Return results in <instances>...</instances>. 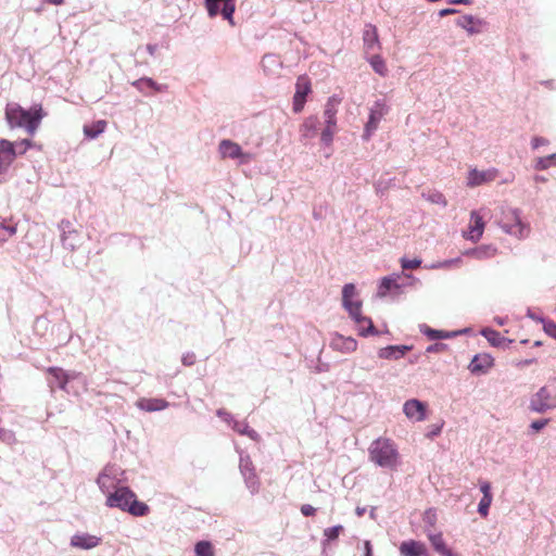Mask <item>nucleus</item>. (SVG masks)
Returning a JSON list of instances; mask_svg holds the SVG:
<instances>
[{
  "label": "nucleus",
  "mask_w": 556,
  "mask_h": 556,
  "mask_svg": "<svg viewBox=\"0 0 556 556\" xmlns=\"http://www.w3.org/2000/svg\"><path fill=\"white\" fill-rule=\"evenodd\" d=\"M4 113L10 128H25L30 136L35 135L47 115L41 104H34L29 110H25L17 103H9Z\"/></svg>",
  "instance_id": "nucleus-1"
},
{
  "label": "nucleus",
  "mask_w": 556,
  "mask_h": 556,
  "mask_svg": "<svg viewBox=\"0 0 556 556\" xmlns=\"http://www.w3.org/2000/svg\"><path fill=\"white\" fill-rule=\"evenodd\" d=\"M108 507L119 508L132 516L142 517L149 514V506L137 500L136 494L127 486L116 488L106 497Z\"/></svg>",
  "instance_id": "nucleus-2"
},
{
  "label": "nucleus",
  "mask_w": 556,
  "mask_h": 556,
  "mask_svg": "<svg viewBox=\"0 0 556 556\" xmlns=\"http://www.w3.org/2000/svg\"><path fill=\"white\" fill-rule=\"evenodd\" d=\"M369 459L377 466L396 469L400 464V453L394 441L389 438H378L368 448Z\"/></svg>",
  "instance_id": "nucleus-3"
},
{
  "label": "nucleus",
  "mask_w": 556,
  "mask_h": 556,
  "mask_svg": "<svg viewBox=\"0 0 556 556\" xmlns=\"http://www.w3.org/2000/svg\"><path fill=\"white\" fill-rule=\"evenodd\" d=\"M500 225L505 232L519 239L526 238L530 233L529 225L521 222L520 214L517 210L504 211Z\"/></svg>",
  "instance_id": "nucleus-4"
},
{
  "label": "nucleus",
  "mask_w": 556,
  "mask_h": 556,
  "mask_svg": "<svg viewBox=\"0 0 556 556\" xmlns=\"http://www.w3.org/2000/svg\"><path fill=\"white\" fill-rule=\"evenodd\" d=\"M556 407V383L545 386L539 390L530 403V409L544 413Z\"/></svg>",
  "instance_id": "nucleus-5"
},
{
  "label": "nucleus",
  "mask_w": 556,
  "mask_h": 556,
  "mask_svg": "<svg viewBox=\"0 0 556 556\" xmlns=\"http://www.w3.org/2000/svg\"><path fill=\"white\" fill-rule=\"evenodd\" d=\"M485 223L479 211H471L467 229L463 232V237L473 243H477L484 232Z\"/></svg>",
  "instance_id": "nucleus-6"
},
{
  "label": "nucleus",
  "mask_w": 556,
  "mask_h": 556,
  "mask_svg": "<svg viewBox=\"0 0 556 556\" xmlns=\"http://www.w3.org/2000/svg\"><path fill=\"white\" fill-rule=\"evenodd\" d=\"M389 112V108L384 101H376L370 108L369 118L365 125V138L369 139L371 134L378 128L380 121Z\"/></svg>",
  "instance_id": "nucleus-7"
},
{
  "label": "nucleus",
  "mask_w": 556,
  "mask_h": 556,
  "mask_svg": "<svg viewBox=\"0 0 556 556\" xmlns=\"http://www.w3.org/2000/svg\"><path fill=\"white\" fill-rule=\"evenodd\" d=\"M311 80L307 76H299L295 84V93L293 96V111L300 113L305 104L306 97L311 92Z\"/></svg>",
  "instance_id": "nucleus-8"
},
{
  "label": "nucleus",
  "mask_w": 556,
  "mask_h": 556,
  "mask_svg": "<svg viewBox=\"0 0 556 556\" xmlns=\"http://www.w3.org/2000/svg\"><path fill=\"white\" fill-rule=\"evenodd\" d=\"M218 148L223 159H240L241 163H248L251 160V154L244 153L241 147L231 140H222Z\"/></svg>",
  "instance_id": "nucleus-9"
},
{
  "label": "nucleus",
  "mask_w": 556,
  "mask_h": 556,
  "mask_svg": "<svg viewBox=\"0 0 556 556\" xmlns=\"http://www.w3.org/2000/svg\"><path fill=\"white\" fill-rule=\"evenodd\" d=\"M498 170L496 168H490L486 170H478L476 168L468 173L467 186L470 188L491 182L496 179Z\"/></svg>",
  "instance_id": "nucleus-10"
},
{
  "label": "nucleus",
  "mask_w": 556,
  "mask_h": 556,
  "mask_svg": "<svg viewBox=\"0 0 556 556\" xmlns=\"http://www.w3.org/2000/svg\"><path fill=\"white\" fill-rule=\"evenodd\" d=\"M403 410L407 418L415 421H422L426 419L427 405L413 399L405 402Z\"/></svg>",
  "instance_id": "nucleus-11"
},
{
  "label": "nucleus",
  "mask_w": 556,
  "mask_h": 556,
  "mask_svg": "<svg viewBox=\"0 0 556 556\" xmlns=\"http://www.w3.org/2000/svg\"><path fill=\"white\" fill-rule=\"evenodd\" d=\"M493 366L494 358L488 353H480L472 358L469 369L472 374L481 375L486 374Z\"/></svg>",
  "instance_id": "nucleus-12"
},
{
  "label": "nucleus",
  "mask_w": 556,
  "mask_h": 556,
  "mask_svg": "<svg viewBox=\"0 0 556 556\" xmlns=\"http://www.w3.org/2000/svg\"><path fill=\"white\" fill-rule=\"evenodd\" d=\"M169 403L160 397H140L136 401V406L143 412H157L167 408Z\"/></svg>",
  "instance_id": "nucleus-13"
},
{
  "label": "nucleus",
  "mask_w": 556,
  "mask_h": 556,
  "mask_svg": "<svg viewBox=\"0 0 556 556\" xmlns=\"http://www.w3.org/2000/svg\"><path fill=\"white\" fill-rule=\"evenodd\" d=\"M400 275H392L383 277L378 287L377 295L379 298H386L389 293H400L401 285L397 282Z\"/></svg>",
  "instance_id": "nucleus-14"
},
{
  "label": "nucleus",
  "mask_w": 556,
  "mask_h": 556,
  "mask_svg": "<svg viewBox=\"0 0 556 556\" xmlns=\"http://www.w3.org/2000/svg\"><path fill=\"white\" fill-rule=\"evenodd\" d=\"M101 539L88 533H76L71 539V545L81 549H90L98 546Z\"/></svg>",
  "instance_id": "nucleus-15"
},
{
  "label": "nucleus",
  "mask_w": 556,
  "mask_h": 556,
  "mask_svg": "<svg viewBox=\"0 0 556 556\" xmlns=\"http://www.w3.org/2000/svg\"><path fill=\"white\" fill-rule=\"evenodd\" d=\"M363 40L366 52L379 50L381 48L377 27L372 24H367L365 26Z\"/></svg>",
  "instance_id": "nucleus-16"
},
{
  "label": "nucleus",
  "mask_w": 556,
  "mask_h": 556,
  "mask_svg": "<svg viewBox=\"0 0 556 556\" xmlns=\"http://www.w3.org/2000/svg\"><path fill=\"white\" fill-rule=\"evenodd\" d=\"M456 24L465 29L469 35H475L481 33L485 23L472 15H463L457 20Z\"/></svg>",
  "instance_id": "nucleus-17"
},
{
  "label": "nucleus",
  "mask_w": 556,
  "mask_h": 556,
  "mask_svg": "<svg viewBox=\"0 0 556 556\" xmlns=\"http://www.w3.org/2000/svg\"><path fill=\"white\" fill-rule=\"evenodd\" d=\"M400 553L402 556H424L427 553V548L419 541L408 540L401 543Z\"/></svg>",
  "instance_id": "nucleus-18"
},
{
  "label": "nucleus",
  "mask_w": 556,
  "mask_h": 556,
  "mask_svg": "<svg viewBox=\"0 0 556 556\" xmlns=\"http://www.w3.org/2000/svg\"><path fill=\"white\" fill-rule=\"evenodd\" d=\"M410 350L412 346L408 345H389L387 348L380 349L378 355L380 358L399 359Z\"/></svg>",
  "instance_id": "nucleus-19"
},
{
  "label": "nucleus",
  "mask_w": 556,
  "mask_h": 556,
  "mask_svg": "<svg viewBox=\"0 0 556 556\" xmlns=\"http://www.w3.org/2000/svg\"><path fill=\"white\" fill-rule=\"evenodd\" d=\"M428 539L437 553L441 556H458L451 548H448L445 544L442 533H430L428 534Z\"/></svg>",
  "instance_id": "nucleus-20"
},
{
  "label": "nucleus",
  "mask_w": 556,
  "mask_h": 556,
  "mask_svg": "<svg viewBox=\"0 0 556 556\" xmlns=\"http://www.w3.org/2000/svg\"><path fill=\"white\" fill-rule=\"evenodd\" d=\"M354 321L358 326V334L366 337L369 334H377L378 331L374 327V324L369 317L363 316L362 312L358 313V315L352 317Z\"/></svg>",
  "instance_id": "nucleus-21"
},
{
  "label": "nucleus",
  "mask_w": 556,
  "mask_h": 556,
  "mask_svg": "<svg viewBox=\"0 0 556 556\" xmlns=\"http://www.w3.org/2000/svg\"><path fill=\"white\" fill-rule=\"evenodd\" d=\"M17 231V224L11 218H0V245L10 240Z\"/></svg>",
  "instance_id": "nucleus-22"
},
{
  "label": "nucleus",
  "mask_w": 556,
  "mask_h": 556,
  "mask_svg": "<svg viewBox=\"0 0 556 556\" xmlns=\"http://www.w3.org/2000/svg\"><path fill=\"white\" fill-rule=\"evenodd\" d=\"M332 345L341 352L350 353L357 349V341L351 337L337 336Z\"/></svg>",
  "instance_id": "nucleus-23"
},
{
  "label": "nucleus",
  "mask_w": 556,
  "mask_h": 556,
  "mask_svg": "<svg viewBox=\"0 0 556 556\" xmlns=\"http://www.w3.org/2000/svg\"><path fill=\"white\" fill-rule=\"evenodd\" d=\"M339 103H340V99L337 97H331L328 99L326 108H325V112H324L326 124L337 125L336 115L338 112L337 105Z\"/></svg>",
  "instance_id": "nucleus-24"
},
{
  "label": "nucleus",
  "mask_w": 556,
  "mask_h": 556,
  "mask_svg": "<svg viewBox=\"0 0 556 556\" xmlns=\"http://www.w3.org/2000/svg\"><path fill=\"white\" fill-rule=\"evenodd\" d=\"M47 372L53 378L51 382L52 384H55L61 389H65L68 383V376L62 368L50 367L47 369Z\"/></svg>",
  "instance_id": "nucleus-25"
},
{
  "label": "nucleus",
  "mask_w": 556,
  "mask_h": 556,
  "mask_svg": "<svg viewBox=\"0 0 556 556\" xmlns=\"http://www.w3.org/2000/svg\"><path fill=\"white\" fill-rule=\"evenodd\" d=\"M106 126L108 123L104 119H100L90 125H85L83 130L87 138L94 139L105 130Z\"/></svg>",
  "instance_id": "nucleus-26"
},
{
  "label": "nucleus",
  "mask_w": 556,
  "mask_h": 556,
  "mask_svg": "<svg viewBox=\"0 0 556 556\" xmlns=\"http://www.w3.org/2000/svg\"><path fill=\"white\" fill-rule=\"evenodd\" d=\"M318 118L316 116H308L304 119L300 127V132L304 138H312L316 135Z\"/></svg>",
  "instance_id": "nucleus-27"
},
{
  "label": "nucleus",
  "mask_w": 556,
  "mask_h": 556,
  "mask_svg": "<svg viewBox=\"0 0 556 556\" xmlns=\"http://www.w3.org/2000/svg\"><path fill=\"white\" fill-rule=\"evenodd\" d=\"M496 248L492 245H481L479 248L466 252L467 255H470L477 260L493 257L496 255Z\"/></svg>",
  "instance_id": "nucleus-28"
},
{
  "label": "nucleus",
  "mask_w": 556,
  "mask_h": 556,
  "mask_svg": "<svg viewBox=\"0 0 556 556\" xmlns=\"http://www.w3.org/2000/svg\"><path fill=\"white\" fill-rule=\"evenodd\" d=\"M132 86H135L140 91H143L146 87L153 89L155 92H162V91L166 90L165 85L161 86V85L156 84L151 78H140V79L134 81Z\"/></svg>",
  "instance_id": "nucleus-29"
},
{
  "label": "nucleus",
  "mask_w": 556,
  "mask_h": 556,
  "mask_svg": "<svg viewBox=\"0 0 556 556\" xmlns=\"http://www.w3.org/2000/svg\"><path fill=\"white\" fill-rule=\"evenodd\" d=\"M372 70L379 74L380 76H386L388 73V67L384 60L379 54L371 55L368 60Z\"/></svg>",
  "instance_id": "nucleus-30"
},
{
  "label": "nucleus",
  "mask_w": 556,
  "mask_h": 556,
  "mask_svg": "<svg viewBox=\"0 0 556 556\" xmlns=\"http://www.w3.org/2000/svg\"><path fill=\"white\" fill-rule=\"evenodd\" d=\"M97 483L101 491L103 493H106L108 495L112 493V489H116L114 484V479L106 473H101L97 479Z\"/></svg>",
  "instance_id": "nucleus-31"
},
{
  "label": "nucleus",
  "mask_w": 556,
  "mask_h": 556,
  "mask_svg": "<svg viewBox=\"0 0 556 556\" xmlns=\"http://www.w3.org/2000/svg\"><path fill=\"white\" fill-rule=\"evenodd\" d=\"M223 8L220 10V14L224 18H226L230 25H235V22L232 20V15L236 10L235 1L233 0H223Z\"/></svg>",
  "instance_id": "nucleus-32"
},
{
  "label": "nucleus",
  "mask_w": 556,
  "mask_h": 556,
  "mask_svg": "<svg viewBox=\"0 0 556 556\" xmlns=\"http://www.w3.org/2000/svg\"><path fill=\"white\" fill-rule=\"evenodd\" d=\"M556 165V153L535 160L534 168L536 170H544L548 167Z\"/></svg>",
  "instance_id": "nucleus-33"
},
{
  "label": "nucleus",
  "mask_w": 556,
  "mask_h": 556,
  "mask_svg": "<svg viewBox=\"0 0 556 556\" xmlns=\"http://www.w3.org/2000/svg\"><path fill=\"white\" fill-rule=\"evenodd\" d=\"M195 556H214L213 546L208 541H200L194 547Z\"/></svg>",
  "instance_id": "nucleus-34"
},
{
  "label": "nucleus",
  "mask_w": 556,
  "mask_h": 556,
  "mask_svg": "<svg viewBox=\"0 0 556 556\" xmlns=\"http://www.w3.org/2000/svg\"><path fill=\"white\" fill-rule=\"evenodd\" d=\"M342 301H343V306L346 308V311L349 312L351 317L358 315V313L361 312V308H362L361 301H355L354 299H351V300L342 299Z\"/></svg>",
  "instance_id": "nucleus-35"
},
{
  "label": "nucleus",
  "mask_w": 556,
  "mask_h": 556,
  "mask_svg": "<svg viewBox=\"0 0 556 556\" xmlns=\"http://www.w3.org/2000/svg\"><path fill=\"white\" fill-rule=\"evenodd\" d=\"M482 333L486 338V340L494 346H500L505 340L496 330L486 329Z\"/></svg>",
  "instance_id": "nucleus-36"
},
{
  "label": "nucleus",
  "mask_w": 556,
  "mask_h": 556,
  "mask_svg": "<svg viewBox=\"0 0 556 556\" xmlns=\"http://www.w3.org/2000/svg\"><path fill=\"white\" fill-rule=\"evenodd\" d=\"M343 527L341 525L327 528L324 530V535L328 542L334 541L339 538V535L343 532Z\"/></svg>",
  "instance_id": "nucleus-37"
},
{
  "label": "nucleus",
  "mask_w": 556,
  "mask_h": 556,
  "mask_svg": "<svg viewBox=\"0 0 556 556\" xmlns=\"http://www.w3.org/2000/svg\"><path fill=\"white\" fill-rule=\"evenodd\" d=\"M427 200L433 204H438V205H442V206L447 205L446 198L444 197L443 193H441L439 191L429 192L427 195Z\"/></svg>",
  "instance_id": "nucleus-38"
},
{
  "label": "nucleus",
  "mask_w": 556,
  "mask_h": 556,
  "mask_svg": "<svg viewBox=\"0 0 556 556\" xmlns=\"http://www.w3.org/2000/svg\"><path fill=\"white\" fill-rule=\"evenodd\" d=\"M336 132V125L326 124L325 129L321 131V141L330 144Z\"/></svg>",
  "instance_id": "nucleus-39"
},
{
  "label": "nucleus",
  "mask_w": 556,
  "mask_h": 556,
  "mask_svg": "<svg viewBox=\"0 0 556 556\" xmlns=\"http://www.w3.org/2000/svg\"><path fill=\"white\" fill-rule=\"evenodd\" d=\"M493 497H482L478 505V513L481 517L485 518L489 515V509L492 504Z\"/></svg>",
  "instance_id": "nucleus-40"
},
{
  "label": "nucleus",
  "mask_w": 556,
  "mask_h": 556,
  "mask_svg": "<svg viewBox=\"0 0 556 556\" xmlns=\"http://www.w3.org/2000/svg\"><path fill=\"white\" fill-rule=\"evenodd\" d=\"M431 340H435V339H445V338H448L450 334L443 330H435V329H431V328H427L425 331H424Z\"/></svg>",
  "instance_id": "nucleus-41"
},
{
  "label": "nucleus",
  "mask_w": 556,
  "mask_h": 556,
  "mask_svg": "<svg viewBox=\"0 0 556 556\" xmlns=\"http://www.w3.org/2000/svg\"><path fill=\"white\" fill-rule=\"evenodd\" d=\"M220 1L205 2L207 13L211 17H215L220 13Z\"/></svg>",
  "instance_id": "nucleus-42"
},
{
  "label": "nucleus",
  "mask_w": 556,
  "mask_h": 556,
  "mask_svg": "<svg viewBox=\"0 0 556 556\" xmlns=\"http://www.w3.org/2000/svg\"><path fill=\"white\" fill-rule=\"evenodd\" d=\"M401 265H402L403 269H416L421 265V260H419V258H414V260L402 258Z\"/></svg>",
  "instance_id": "nucleus-43"
},
{
  "label": "nucleus",
  "mask_w": 556,
  "mask_h": 556,
  "mask_svg": "<svg viewBox=\"0 0 556 556\" xmlns=\"http://www.w3.org/2000/svg\"><path fill=\"white\" fill-rule=\"evenodd\" d=\"M17 154H24L29 148H31L33 142L29 139H23L21 141L14 142Z\"/></svg>",
  "instance_id": "nucleus-44"
},
{
  "label": "nucleus",
  "mask_w": 556,
  "mask_h": 556,
  "mask_svg": "<svg viewBox=\"0 0 556 556\" xmlns=\"http://www.w3.org/2000/svg\"><path fill=\"white\" fill-rule=\"evenodd\" d=\"M356 295V288L353 283H348L343 287L342 299H354Z\"/></svg>",
  "instance_id": "nucleus-45"
},
{
  "label": "nucleus",
  "mask_w": 556,
  "mask_h": 556,
  "mask_svg": "<svg viewBox=\"0 0 556 556\" xmlns=\"http://www.w3.org/2000/svg\"><path fill=\"white\" fill-rule=\"evenodd\" d=\"M235 430L238 431L239 433L241 434H248L249 437L253 438V434H255V431L250 429L248 425H243V424H236L235 425Z\"/></svg>",
  "instance_id": "nucleus-46"
},
{
  "label": "nucleus",
  "mask_w": 556,
  "mask_h": 556,
  "mask_svg": "<svg viewBox=\"0 0 556 556\" xmlns=\"http://www.w3.org/2000/svg\"><path fill=\"white\" fill-rule=\"evenodd\" d=\"M424 520L428 522L430 526H434L437 522V513L433 508H429L426 510Z\"/></svg>",
  "instance_id": "nucleus-47"
},
{
  "label": "nucleus",
  "mask_w": 556,
  "mask_h": 556,
  "mask_svg": "<svg viewBox=\"0 0 556 556\" xmlns=\"http://www.w3.org/2000/svg\"><path fill=\"white\" fill-rule=\"evenodd\" d=\"M447 350V345L443 343H434L427 348L428 353H440Z\"/></svg>",
  "instance_id": "nucleus-48"
},
{
  "label": "nucleus",
  "mask_w": 556,
  "mask_h": 556,
  "mask_svg": "<svg viewBox=\"0 0 556 556\" xmlns=\"http://www.w3.org/2000/svg\"><path fill=\"white\" fill-rule=\"evenodd\" d=\"M544 331L552 338L556 339V324L553 321H547L544 324Z\"/></svg>",
  "instance_id": "nucleus-49"
},
{
  "label": "nucleus",
  "mask_w": 556,
  "mask_h": 556,
  "mask_svg": "<svg viewBox=\"0 0 556 556\" xmlns=\"http://www.w3.org/2000/svg\"><path fill=\"white\" fill-rule=\"evenodd\" d=\"M480 490L483 493L482 497H493L491 493V484L488 481H483L480 483Z\"/></svg>",
  "instance_id": "nucleus-50"
},
{
  "label": "nucleus",
  "mask_w": 556,
  "mask_h": 556,
  "mask_svg": "<svg viewBox=\"0 0 556 556\" xmlns=\"http://www.w3.org/2000/svg\"><path fill=\"white\" fill-rule=\"evenodd\" d=\"M301 513L306 517L314 516L316 514V508L309 504H304L301 506Z\"/></svg>",
  "instance_id": "nucleus-51"
},
{
  "label": "nucleus",
  "mask_w": 556,
  "mask_h": 556,
  "mask_svg": "<svg viewBox=\"0 0 556 556\" xmlns=\"http://www.w3.org/2000/svg\"><path fill=\"white\" fill-rule=\"evenodd\" d=\"M548 424V419H540V420H534L532 424H531V428L534 430V431H540L541 429H543L546 425Z\"/></svg>",
  "instance_id": "nucleus-52"
},
{
  "label": "nucleus",
  "mask_w": 556,
  "mask_h": 556,
  "mask_svg": "<svg viewBox=\"0 0 556 556\" xmlns=\"http://www.w3.org/2000/svg\"><path fill=\"white\" fill-rule=\"evenodd\" d=\"M547 143H548V140H547V139H545V138H543V137H535V138H533V140H532V147H533L534 149H538L539 147H541V146H545V144H547Z\"/></svg>",
  "instance_id": "nucleus-53"
},
{
  "label": "nucleus",
  "mask_w": 556,
  "mask_h": 556,
  "mask_svg": "<svg viewBox=\"0 0 556 556\" xmlns=\"http://www.w3.org/2000/svg\"><path fill=\"white\" fill-rule=\"evenodd\" d=\"M533 363H535V359L534 358H529V359H523V361L518 362L517 366L522 368V367L530 366Z\"/></svg>",
  "instance_id": "nucleus-54"
},
{
  "label": "nucleus",
  "mask_w": 556,
  "mask_h": 556,
  "mask_svg": "<svg viewBox=\"0 0 556 556\" xmlns=\"http://www.w3.org/2000/svg\"><path fill=\"white\" fill-rule=\"evenodd\" d=\"M365 556H372V548L369 541L364 542Z\"/></svg>",
  "instance_id": "nucleus-55"
},
{
  "label": "nucleus",
  "mask_w": 556,
  "mask_h": 556,
  "mask_svg": "<svg viewBox=\"0 0 556 556\" xmlns=\"http://www.w3.org/2000/svg\"><path fill=\"white\" fill-rule=\"evenodd\" d=\"M454 13H456V10H454V9H443L439 12V15L446 16V15L454 14Z\"/></svg>",
  "instance_id": "nucleus-56"
},
{
  "label": "nucleus",
  "mask_w": 556,
  "mask_h": 556,
  "mask_svg": "<svg viewBox=\"0 0 556 556\" xmlns=\"http://www.w3.org/2000/svg\"><path fill=\"white\" fill-rule=\"evenodd\" d=\"M450 3H454V4H459V3H463V4H469L471 1L470 0H447Z\"/></svg>",
  "instance_id": "nucleus-57"
},
{
  "label": "nucleus",
  "mask_w": 556,
  "mask_h": 556,
  "mask_svg": "<svg viewBox=\"0 0 556 556\" xmlns=\"http://www.w3.org/2000/svg\"><path fill=\"white\" fill-rule=\"evenodd\" d=\"M46 2L54 5H61L64 3V0H45Z\"/></svg>",
  "instance_id": "nucleus-58"
},
{
  "label": "nucleus",
  "mask_w": 556,
  "mask_h": 556,
  "mask_svg": "<svg viewBox=\"0 0 556 556\" xmlns=\"http://www.w3.org/2000/svg\"><path fill=\"white\" fill-rule=\"evenodd\" d=\"M148 50L152 54L154 52V47L153 46H148Z\"/></svg>",
  "instance_id": "nucleus-59"
},
{
  "label": "nucleus",
  "mask_w": 556,
  "mask_h": 556,
  "mask_svg": "<svg viewBox=\"0 0 556 556\" xmlns=\"http://www.w3.org/2000/svg\"><path fill=\"white\" fill-rule=\"evenodd\" d=\"M535 180H536V181H545V178L540 177V176H536V177H535Z\"/></svg>",
  "instance_id": "nucleus-60"
},
{
  "label": "nucleus",
  "mask_w": 556,
  "mask_h": 556,
  "mask_svg": "<svg viewBox=\"0 0 556 556\" xmlns=\"http://www.w3.org/2000/svg\"><path fill=\"white\" fill-rule=\"evenodd\" d=\"M441 431V428H437L435 432H433V434H438L439 432Z\"/></svg>",
  "instance_id": "nucleus-61"
}]
</instances>
